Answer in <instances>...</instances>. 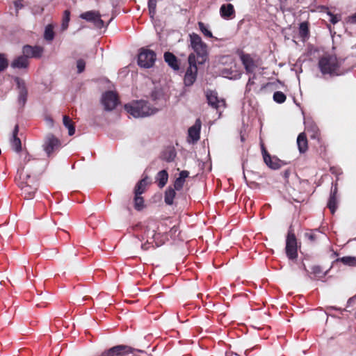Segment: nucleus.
Segmentation results:
<instances>
[{
	"instance_id": "3",
	"label": "nucleus",
	"mask_w": 356,
	"mask_h": 356,
	"mask_svg": "<svg viewBox=\"0 0 356 356\" xmlns=\"http://www.w3.org/2000/svg\"><path fill=\"white\" fill-rule=\"evenodd\" d=\"M191 47L193 49L195 55L196 63L202 65L206 63L208 59L207 45L204 43L200 36L196 33L190 34Z\"/></svg>"
},
{
	"instance_id": "12",
	"label": "nucleus",
	"mask_w": 356,
	"mask_h": 356,
	"mask_svg": "<svg viewBox=\"0 0 356 356\" xmlns=\"http://www.w3.org/2000/svg\"><path fill=\"white\" fill-rule=\"evenodd\" d=\"M15 81L18 88V102L22 106H23L26 102L28 95L26 84L24 81L19 77H16L15 79Z\"/></svg>"
},
{
	"instance_id": "8",
	"label": "nucleus",
	"mask_w": 356,
	"mask_h": 356,
	"mask_svg": "<svg viewBox=\"0 0 356 356\" xmlns=\"http://www.w3.org/2000/svg\"><path fill=\"white\" fill-rule=\"evenodd\" d=\"M101 101L104 110L108 111L113 110L119 103L117 95L113 91H108L103 94Z\"/></svg>"
},
{
	"instance_id": "25",
	"label": "nucleus",
	"mask_w": 356,
	"mask_h": 356,
	"mask_svg": "<svg viewBox=\"0 0 356 356\" xmlns=\"http://www.w3.org/2000/svg\"><path fill=\"white\" fill-rule=\"evenodd\" d=\"M297 145L300 152L304 153L307 149V140L305 133H300L297 138Z\"/></svg>"
},
{
	"instance_id": "43",
	"label": "nucleus",
	"mask_w": 356,
	"mask_h": 356,
	"mask_svg": "<svg viewBox=\"0 0 356 356\" xmlns=\"http://www.w3.org/2000/svg\"><path fill=\"white\" fill-rule=\"evenodd\" d=\"M327 15L330 16V22L333 24H337L340 20V17L333 15L330 12L327 13Z\"/></svg>"
},
{
	"instance_id": "6",
	"label": "nucleus",
	"mask_w": 356,
	"mask_h": 356,
	"mask_svg": "<svg viewBox=\"0 0 356 356\" xmlns=\"http://www.w3.org/2000/svg\"><path fill=\"white\" fill-rule=\"evenodd\" d=\"M156 60V54L154 51L147 49H141L138 56V64L143 68L152 67Z\"/></svg>"
},
{
	"instance_id": "30",
	"label": "nucleus",
	"mask_w": 356,
	"mask_h": 356,
	"mask_svg": "<svg viewBox=\"0 0 356 356\" xmlns=\"http://www.w3.org/2000/svg\"><path fill=\"white\" fill-rule=\"evenodd\" d=\"M175 195L176 193L175 191V189L168 188L165 193V202L168 205L172 204Z\"/></svg>"
},
{
	"instance_id": "27",
	"label": "nucleus",
	"mask_w": 356,
	"mask_h": 356,
	"mask_svg": "<svg viewBox=\"0 0 356 356\" xmlns=\"http://www.w3.org/2000/svg\"><path fill=\"white\" fill-rule=\"evenodd\" d=\"M147 179L148 177L146 176L137 183L134 188L135 195H141L145 191L146 186L148 184Z\"/></svg>"
},
{
	"instance_id": "24",
	"label": "nucleus",
	"mask_w": 356,
	"mask_h": 356,
	"mask_svg": "<svg viewBox=\"0 0 356 356\" xmlns=\"http://www.w3.org/2000/svg\"><path fill=\"white\" fill-rule=\"evenodd\" d=\"M298 34L302 41L305 42L309 38V22H303L299 24Z\"/></svg>"
},
{
	"instance_id": "22",
	"label": "nucleus",
	"mask_w": 356,
	"mask_h": 356,
	"mask_svg": "<svg viewBox=\"0 0 356 356\" xmlns=\"http://www.w3.org/2000/svg\"><path fill=\"white\" fill-rule=\"evenodd\" d=\"M113 356H122L131 353L132 348L124 345H118L111 348Z\"/></svg>"
},
{
	"instance_id": "38",
	"label": "nucleus",
	"mask_w": 356,
	"mask_h": 356,
	"mask_svg": "<svg viewBox=\"0 0 356 356\" xmlns=\"http://www.w3.org/2000/svg\"><path fill=\"white\" fill-rule=\"evenodd\" d=\"M156 0H148V8L152 17L155 14Z\"/></svg>"
},
{
	"instance_id": "21",
	"label": "nucleus",
	"mask_w": 356,
	"mask_h": 356,
	"mask_svg": "<svg viewBox=\"0 0 356 356\" xmlns=\"http://www.w3.org/2000/svg\"><path fill=\"white\" fill-rule=\"evenodd\" d=\"M164 60L174 70H178L179 69L178 60L172 53L165 52L164 54Z\"/></svg>"
},
{
	"instance_id": "52",
	"label": "nucleus",
	"mask_w": 356,
	"mask_h": 356,
	"mask_svg": "<svg viewBox=\"0 0 356 356\" xmlns=\"http://www.w3.org/2000/svg\"><path fill=\"white\" fill-rule=\"evenodd\" d=\"M304 270H306V271L307 272V269H306V267H305V266H304Z\"/></svg>"
},
{
	"instance_id": "46",
	"label": "nucleus",
	"mask_w": 356,
	"mask_h": 356,
	"mask_svg": "<svg viewBox=\"0 0 356 356\" xmlns=\"http://www.w3.org/2000/svg\"><path fill=\"white\" fill-rule=\"evenodd\" d=\"M348 22L350 24H356V13L348 17Z\"/></svg>"
},
{
	"instance_id": "42",
	"label": "nucleus",
	"mask_w": 356,
	"mask_h": 356,
	"mask_svg": "<svg viewBox=\"0 0 356 356\" xmlns=\"http://www.w3.org/2000/svg\"><path fill=\"white\" fill-rule=\"evenodd\" d=\"M255 77H256V75L253 74V76L252 77L249 78L248 81L246 84L245 92H250L252 90V86L254 85V80Z\"/></svg>"
},
{
	"instance_id": "19",
	"label": "nucleus",
	"mask_w": 356,
	"mask_h": 356,
	"mask_svg": "<svg viewBox=\"0 0 356 356\" xmlns=\"http://www.w3.org/2000/svg\"><path fill=\"white\" fill-rule=\"evenodd\" d=\"M337 185H334L331 188L330 195L327 203V207L332 214L335 212L337 207Z\"/></svg>"
},
{
	"instance_id": "41",
	"label": "nucleus",
	"mask_w": 356,
	"mask_h": 356,
	"mask_svg": "<svg viewBox=\"0 0 356 356\" xmlns=\"http://www.w3.org/2000/svg\"><path fill=\"white\" fill-rule=\"evenodd\" d=\"M86 63L83 59H79L76 62V67L79 73H81L84 71Z\"/></svg>"
},
{
	"instance_id": "29",
	"label": "nucleus",
	"mask_w": 356,
	"mask_h": 356,
	"mask_svg": "<svg viewBox=\"0 0 356 356\" xmlns=\"http://www.w3.org/2000/svg\"><path fill=\"white\" fill-rule=\"evenodd\" d=\"M312 274L314 277H311V279L318 280L324 277L326 275V272H324L323 269L318 266H314L312 268Z\"/></svg>"
},
{
	"instance_id": "28",
	"label": "nucleus",
	"mask_w": 356,
	"mask_h": 356,
	"mask_svg": "<svg viewBox=\"0 0 356 356\" xmlns=\"http://www.w3.org/2000/svg\"><path fill=\"white\" fill-rule=\"evenodd\" d=\"M64 126L68 129V134L72 136L75 133V127L72 120L67 115H64L63 118Z\"/></svg>"
},
{
	"instance_id": "4",
	"label": "nucleus",
	"mask_w": 356,
	"mask_h": 356,
	"mask_svg": "<svg viewBox=\"0 0 356 356\" xmlns=\"http://www.w3.org/2000/svg\"><path fill=\"white\" fill-rule=\"evenodd\" d=\"M28 172L29 166H23L19 170L20 178L26 181L24 184L22 186V191L26 199H32L38 189V187L36 183H34L33 185L29 184V179H30L31 175Z\"/></svg>"
},
{
	"instance_id": "31",
	"label": "nucleus",
	"mask_w": 356,
	"mask_h": 356,
	"mask_svg": "<svg viewBox=\"0 0 356 356\" xmlns=\"http://www.w3.org/2000/svg\"><path fill=\"white\" fill-rule=\"evenodd\" d=\"M44 38L49 42H51L54 38V26L51 24H48L44 29Z\"/></svg>"
},
{
	"instance_id": "20",
	"label": "nucleus",
	"mask_w": 356,
	"mask_h": 356,
	"mask_svg": "<svg viewBox=\"0 0 356 356\" xmlns=\"http://www.w3.org/2000/svg\"><path fill=\"white\" fill-rule=\"evenodd\" d=\"M200 121L197 120L196 123L188 129V138L192 140L193 143L197 142L200 139Z\"/></svg>"
},
{
	"instance_id": "34",
	"label": "nucleus",
	"mask_w": 356,
	"mask_h": 356,
	"mask_svg": "<svg viewBox=\"0 0 356 356\" xmlns=\"http://www.w3.org/2000/svg\"><path fill=\"white\" fill-rule=\"evenodd\" d=\"M338 260L341 261L343 264L350 266L356 265V258L355 257H343Z\"/></svg>"
},
{
	"instance_id": "18",
	"label": "nucleus",
	"mask_w": 356,
	"mask_h": 356,
	"mask_svg": "<svg viewBox=\"0 0 356 356\" xmlns=\"http://www.w3.org/2000/svg\"><path fill=\"white\" fill-rule=\"evenodd\" d=\"M29 62L24 55L17 56L11 63L10 66L14 69H26L29 67Z\"/></svg>"
},
{
	"instance_id": "39",
	"label": "nucleus",
	"mask_w": 356,
	"mask_h": 356,
	"mask_svg": "<svg viewBox=\"0 0 356 356\" xmlns=\"http://www.w3.org/2000/svg\"><path fill=\"white\" fill-rule=\"evenodd\" d=\"M307 131H311L312 134L311 138H316L318 137V129L315 124H312L310 127H307Z\"/></svg>"
},
{
	"instance_id": "1",
	"label": "nucleus",
	"mask_w": 356,
	"mask_h": 356,
	"mask_svg": "<svg viewBox=\"0 0 356 356\" xmlns=\"http://www.w3.org/2000/svg\"><path fill=\"white\" fill-rule=\"evenodd\" d=\"M318 67L323 76H339L340 63L337 56L331 54H325L321 56L318 62Z\"/></svg>"
},
{
	"instance_id": "10",
	"label": "nucleus",
	"mask_w": 356,
	"mask_h": 356,
	"mask_svg": "<svg viewBox=\"0 0 356 356\" xmlns=\"http://www.w3.org/2000/svg\"><path fill=\"white\" fill-rule=\"evenodd\" d=\"M60 146V141L52 134H49L46 136L42 145L43 149L48 156H50L54 151L58 149Z\"/></svg>"
},
{
	"instance_id": "17",
	"label": "nucleus",
	"mask_w": 356,
	"mask_h": 356,
	"mask_svg": "<svg viewBox=\"0 0 356 356\" xmlns=\"http://www.w3.org/2000/svg\"><path fill=\"white\" fill-rule=\"evenodd\" d=\"M19 132V126L16 124L12 133V137L10 138V145L13 150L19 152L22 150V143L21 140L17 137Z\"/></svg>"
},
{
	"instance_id": "32",
	"label": "nucleus",
	"mask_w": 356,
	"mask_h": 356,
	"mask_svg": "<svg viewBox=\"0 0 356 356\" xmlns=\"http://www.w3.org/2000/svg\"><path fill=\"white\" fill-rule=\"evenodd\" d=\"M134 208L140 211L144 208V200L143 197H141V195H135L134 197Z\"/></svg>"
},
{
	"instance_id": "2",
	"label": "nucleus",
	"mask_w": 356,
	"mask_h": 356,
	"mask_svg": "<svg viewBox=\"0 0 356 356\" xmlns=\"http://www.w3.org/2000/svg\"><path fill=\"white\" fill-rule=\"evenodd\" d=\"M125 110L134 118H145L156 113L157 110L151 107L146 101H134L124 106Z\"/></svg>"
},
{
	"instance_id": "35",
	"label": "nucleus",
	"mask_w": 356,
	"mask_h": 356,
	"mask_svg": "<svg viewBox=\"0 0 356 356\" xmlns=\"http://www.w3.org/2000/svg\"><path fill=\"white\" fill-rule=\"evenodd\" d=\"M8 67V60L6 54H0V73Z\"/></svg>"
},
{
	"instance_id": "13",
	"label": "nucleus",
	"mask_w": 356,
	"mask_h": 356,
	"mask_svg": "<svg viewBox=\"0 0 356 356\" xmlns=\"http://www.w3.org/2000/svg\"><path fill=\"white\" fill-rule=\"evenodd\" d=\"M43 52V48L38 46L32 47L25 45L23 47L22 53L29 60V58H40Z\"/></svg>"
},
{
	"instance_id": "50",
	"label": "nucleus",
	"mask_w": 356,
	"mask_h": 356,
	"mask_svg": "<svg viewBox=\"0 0 356 356\" xmlns=\"http://www.w3.org/2000/svg\"><path fill=\"white\" fill-rule=\"evenodd\" d=\"M177 231V227H173L171 229V230H170V232H172V233H175Z\"/></svg>"
},
{
	"instance_id": "33",
	"label": "nucleus",
	"mask_w": 356,
	"mask_h": 356,
	"mask_svg": "<svg viewBox=\"0 0 356 356\" xmlns=\"http://www.w3.org/2000/svg\"><path fill=\"white\" fill-rule=\"evenodd\" d=\"M70 19V10H66L64 11L63 17L62 24H61L62 31H65L67 29Z\"/></svg>"
},
{
	"instance_id": "26",
	"label": "nucleus",
	"mask_w": 356,
	"mask_h": 356,
	"mask_svg": "<svg viewBox=\"0 0 356 356\" xmlns=\"http://www.w3.org/2000/svg\"><path fill=\"white\" fill-rule=\"evenodd\" d=\"M156 181L159 188H163L167 184L168 179V174L165 170L159 171L156 177Z\"/></svg>"
},
{
	"instance_id": "36",
	"label": "nucleus",
	"mask_w": 356,
	"mask_h": 356,
	"mask_svg": "<svg viewBox=\"0 0 356 356\" xmlns=\"http://www.w3.org/2000/svg\"><path fill=\"white\" fill-rule=\"evenodd\" d=\"M273 99L275 102L282 104L286 100V95L281 91H277L273 94Z\"/></svg>"
},
{
	"instance_id": "23",
	"label": "nucleus",
	"mask_w": 356,
	"mask_h": 356,
	"mask_svg": "<svg viewBox=\"0 0 356 356\" xmlns=\"http://www.w3.org/2000/svg\"><path fill=\"white\" fill-rule=\"evenodd\" d=\"M234 8L232 4H223L220 8V16L224 19H228L234 15Z\"/></svg>"
},
{
	"instance_id": "5",
	"label": "nucleus",
	"mask_w": 356,
	"mask_h": 356,
	"mask_svg": "<svg viewBox=\"0 0 356 356\" xmlns=\"http://www.w3.org/2000/svg\"><path fill=\"white\" fill-rule=\"evenodd\" d=\"M189 66L186 72L184 81L186 86H192L196 80L197 67L195 54H190L188 58Z\"/></svg>"
},
{
	"instance_id": "45",
	"label": "nucleus",
	"mask_w": 356,
	"mask_h": 356,
	"mask_svg": "<svg viewBox=\"0 0 356 356\" xmlns=\"http://www.w3.org/2000/svg\"><path fill=\"white\" fill-rule=\"evenodd\" d=\"M189 175V172L187 170H182L179 173V178L184 179L185 181L186 178H187Z\"/></svg>"
},
{
	"instance_id": "51",
	"label": "nucleus",
	"mask_w": 356,
	"mask_h": 356,
	"mask_svg": "<svg viewBox=\"0 0 356 356\" xmlns=\"http://www.w3.org/2000/svg\"><path fill=\"white\" fill-rule=\"evenodd\" d=\"M149 234H151L152 235V238H154V235H155V233H154V231L152 230Z\"/></svg>"
},
{
	"instance_id": "48",
	"label": "nucleus",
	"mask_w": 356,
	"mask_h": 356,
	"mask_svg": "<svg viewBox=\"0 0 356 356\" xmlns=\"http://www.w3.org/2000/svg\"><path fill=\"white\" fill-rule=\"evenodd\" d=\"M30 160H31V159H30V156L29 155L26 156V157L24 158V161H26V162L30 161Z\"/></svg>"
},
{
	"instance_id": "11",
	"label": "nucleus",
	"mask_w": 356,
	"mask_h": 356,
	"mask_svg": "<svg viewBox=\"0 0 356 356\" xmlns=\"http://www.w3.org/2000/svg\"><path fill=\"white\" fill-rule=\"evenodd\" d=\"M206 97L209 105L218 110L221 107L225 106V102L223 99H219L218 93L213 90H207Z\"/></svg>"
},
{
	"instance_id": "7",
	"label": "nucleus",
	"mask_w": 356,
	"mask_h": 356,
	"mask_svg": "<svg viewBox=\"0 0 356 356\" xmlns=\"http://www.w3.org/2000/svg\"><path fill=\"white\" fill-rule=\"evenodd\" d=\"M285 250L286 256L289 259L293 260L297 258V240L291 227H290L286 236Z\"/></svg>"
},
{
	"instance_id": "16",
	"label": "nucleus",
	"mask_w": 356,
	"mask_h": 356,
	"mask_svg": "<svg viewBox=\"0 0 356 356\" xmlns=\"http://www.w3.org/2000/svg\"><path fill=\"white\" fill-rule=\"evenodd\" d=\"M304 236L311 243H314L322 238H326V236L318 229L306 232Z\"/></svg>"
},
{
	"instance_id": "37",
	"label": "nucleus",
	"mask_w": 356,
	"mask_h": 356,
	"mask_svg": "<svg viewBox=\"0 0 356 356\" xmlns=\"http://www.w3.org/2000/svg\"><path fill=\"white\" fill-rule=\"evenodd\" d=\"M198 26H199V28H200L201 32L204 34V35H205L206 37H208V38H213V34H212L211 31H210L208 29L207 26L203 22H199Z\"/></svg>"
},
{
	"instance_id": "47",
	"label": "nucleus",
	"mask_w": 356,
	"mask_h": 356,
	"mask_svg": "<svg viewBox=\"0 0 356 356\" xmlns=\"http://www.w3.org/2000/svg\"><path fill=\"white\" fill-rule=\"evenodd\" d=\"M150 248V243L147 241V243L141 245V249L143 250H147Z\"/></svg>"
},
{
	"instance_id": "9",
	"label": "nucleus",
	"mask_w": 356,
	"mask_h": 356,
	"mask_svg": "<svg viewBox=\"0 0 356 356\" xmlns=\"http://www.w3.org/2000/svg\"><path fill=\"white\" fill-rule=\"evenodd\" d=\"M80 17L87 22H92L97 29H102L104 26V22L101 19V15L99 11L90 10L83 13L80 15Z\"/></svg>"
},
{
	"instance_id": "44",
	"label": "nucleus",
	"mask_w": 356,
	"mask_h": 356,
	"mask_svg": "<svg viewBox=\"0 0 356 356\" xmlns=\"http://www.w3.org/2000/svg\"><path fill=\"white\" fill-rule=\"evenodd\" d=\"M175 157V153L172 150L169 151L168 156H165V155L163 156V159L165 161H167L168 162L172 161L174 160Z\"/></svg>"
},
{
	"instance_id": "14",
	"label": "nucleus",
	"mask_w": 356,
	"mask_h": 356,
	"mask_svg": "<svg viewBox=\"0 0 356 356\" xmlns=\"http://www.w3.org/2000/svg\"><path fill=\"white\" fill-rule=\"evenodd\" d=\"M262 154L265 163L270 168L277 170L281 167L280 160L277 158H272L264 146H262Z\"/></svg>"
},
{
	"instance_id": "15",
	"label": "nucleus",
	"mask_w": 356,
	"mask_h": 356,
	"mask_svg": "<svg viewBox=\"0 0 356 356\" xmlns=\"http://www.w3.org/2000/svg\"><path fill=\"white\" fill-rule=\"evenodd\" d=\"M247 73H252L257 67L254 60L249 54H242L240 56Z\"/></svg>"
},
{
	"instance_id": "49",
	"label": "nucleus",
	"mask_w": 356,
	"mask_h": 356,
	"mask_svg": "<svg viewBox=\"0 0 356 356\" xmlns=\"http://www.w3.org/2000/svg\"><path fill=\"white\" fill-rule=\"evenodd\" d=\"M177 231V227H173L171 229V230H170V232H172V233H175Z\"/></svg>"
},
{
	"instance_id": "40",
	"label": "nucleus",
	"mask_w": 356,
	"mask_h": 356,
	"mask_svg": "<svg viewBox=\"0 0 356 356\" xmlns=\"http://www.w3.org/2000/svg\"><path fill=\"white\" fill-rule=\"evenodd\" d=\"M185 181L181 178L177 177L174 183L175 190L179 191L182 188Z\"/></svg>"
}]
</instances>
